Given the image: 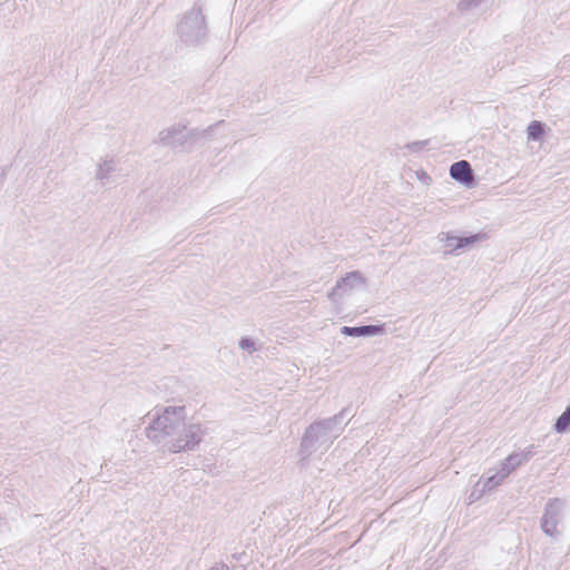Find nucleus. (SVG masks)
Listing matches in <instances>:
<instances>
[{
    "mask_svg": "<svg viewBox=\"0 0 570 570\" xmlns=\"http://www.w3.org/2000/svg\"><path fill=\"white\" fill-rule=\"evenodd\" d=\"M185 419L184 407H168L159 415L151 426V430L169 433Z\"/></svg>",
    "mask_w": 570,
    "mask_h": 570,
    "instance_id": "obj_1",
    "label": "nucleus"
},
{
    "mask_svg": "<svg viewBox=\"0 0 570 570\" xmlns=\"http://www.w3.org/2000/svg\"><path fill=\"white\" fill-rule=\"evenodd\" d=\"M200 434L202 431L199 426H190L188 431L179 435L175 441L170 443L169 450L171 452H180L193 449L196 444L199 443Z\"/></svg>",
    "mask_w": 570,
    "mask_h": 570,
    "instance_id": "obj_2",
    "label": "nucleus"
},
{
    "mask_svg": "<svg viewBox=\"0 0 570 570\" xmlns=\"http://www.w3.org/2000/svg\"><path fill=\"white\" fill-rule=\"evenodd\" d=\"M450 175L465 186H471L474 180L471 166L466 160L454 163L450 168Z\"/></svg>",
    "mask_w": 570,
    "mask_h": 570,
    "instance_id": "obj_3",
    "label": "nucleus"
},
{
    "mask_svg": "<svg viewBox=\"0 0 570 570\" xmlns=\"http://www.w3.org/2000/svg\"><path fill=\"white\" fill-rule=\"evenodd\" d=\"M570 425V407H568L557 420L556 430L558 432H563Z\"/></svg>",
    "mask_w": 570,
    "mask_h": 570,
    "instance_id": "obj_4",
    "label": "nucleus"
},
{
    "mask_svg": "<svg viewBox=\"0 0 570 570\" xmlns=\"http://www.w3.org/2000/svg\"><path fill=\"white\" fill-rule=\"evenodd\" d=\"M543 134V126L540 121H532L528 127V136L531 139H538Z\"/></svg>",
    "mask_w": 570,
    "mask_h": 570,
    "instance_id": "obj_5",
    "label": "nucleus"
},
{
    "mask_svg": "<svg viewBox=\"0 0 570 570\" xmlns=\"http://www.w3.org/2000/svg\"><path fill=\"white\" fill-rule=\"evenodd\" d=\"M348 331V328H346ZM376 328L374 326L354 327L350 330V333L354 334H370L374 333Z\"/></svg>",
    "mask_w": 570,
    "mask_h": 570,
    "instance_id": "obj_6",
    "label": "nucleus"
},
{
    "mask_svg": "<svg viewBox=\"0 0 570 570\" xmlns=\"http://www.w3.org/2000/svg\"><path fill=\"white\" fill-rule=\"evenodd\" d=\"M478 238H479L478 236H473V237L471 238V242H474V240H476Z\"/></svg>",
    "mask_w": 570,
    "mask_h": 570,
    "instance_id": "obj_7",
    "label": "nucleus"
}]
</instances>
